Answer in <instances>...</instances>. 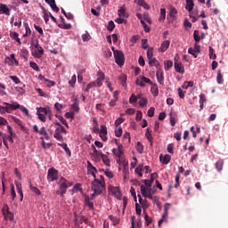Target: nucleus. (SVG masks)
Masks as SVG:
<instances>
[{"label":"nucleus","instance_id":"nucleus-45","mask_svg":"<svg viewBox=\"0 0 228 228\" xmlns=\"http://www.w3.org/2000/svg\"><path fill=\"white\" fill-rule=\"evenodd\" d=\"M216 80H217V83H219L220 85L221 83H224V77H223L221 69H218L217 71Z\"/></svg>","mask_w":228,"mask_h":228},{"label":"nucleus","instance_id":"nucleus-48","mask_svg":"<svg viewBox=\"0 0 228 228\" xmlns=\"http://www.w3.org/2000/svg\"><path fill=\"white\" fill-rule=\"evenodd\" d=\"M224 160L220 159L216 162V168L217 169V171H222L223 169V166H224Z\"/></svg>","mask_w":228,"mask_h":228},{"label":"nucleus","instance_id":"nucleus-24","mask_svg":"<svg viewBox=\"0 0 228 228\" xmlns=\"http://www.w3.org/2000/svg\"><path fill=\"white\" fill-rule=\"evenodd\" d=\"M175 69L176 70V72H182V74H183L184 72V68L182 62H178L176 59H175Z\"/></svg>","mask_w":228,"mask_h":228},{"label":"nucleus","instance_id":"nucleus-60","mask_svg":"<svg viewBox=\"0 0 228 228\" xmlns=\"http://www.w3.org/2000/svg\"><path fill=\"white\" fill-rule=\"evenodd\" d=\"M30 67L34 69V70H37V72H40V68L37 62H29Z\"/></svg>","mask_w":228,"mask_h":228},{"label":"nucleus","instance_id":"nucleus-56","mask_svg":"<svg viewBox=\"0 0 228 228\" xmlns=\"http://www.w3.org/2000/svg\"><path fill=\"white\" fill-rule=\"evenodd\" d=\"M147 115L149 118H153L155 116V108L154 107H151V109H149Z\"/></svg>","mask_w":228,"mask_h":228},{"label":"nucleus","instance_id":"nucleus-53","mask_svg":"<svg viewBox=\"0 0 228 228\" xmlns=\"http://www.w3.org/2000/svg\"><path fill=\"white\" fill-rule=\"evenodd\" d=\"M180 178H181V175L179 173H177V175H175V189H178V187L180 185Z\"/></svg>","mask_w":228,"mask_h":228},{"label":"nucleus","instance_id":"nucleus-51","mask_svg":"<svg viewBox=\"0 0 228 228\" xmlns=\"http://www.w3.org/2000/svg\"><path fill=\"white\" fill-rule=\"evenodd\" d=\"M115 134H116V137H121L122 134H123V128L121 126H118V128H116L115 130Z\"/></svg>","mask_w":228,"mask_h":228},{"label":"nucleus","instance_id":"nucleus-10","mask_svg":"<svg viewBox=\"0 0 228 228\" xmlns=\"http://www.w3.org/2000/svg\"><path fill=\"white\" fill-rule=\"evenodd\" d=\"M114 58H115L116 63H118V65H124L125 55H124L123 51H119L118 49L114 50Z\"/></svg>","mask_w":228,"mask_h":228},{"label":"nucleus","instance_id":"nucleus-63","mask_svg":"<svg viewBox=\"0 0 228 228\" xmlns=\"http://www.w3.org/2000/svg\"><path fill=\"white\" fill-rule=\"evenodd\" d=\"M143 77H142L140 80H136V83L140 87H145V80H143Z\"/></svg>","mask_w":228,"mask_h":228},{"label":"nucleus","instance_id":"nucleus-20","mask_svg":"<svg viewBox=\"0 0 228 228\" xmlns=\"http://www.w3.org/2000/svg\"><path fill=\"white\" fill-rule=\"evenodd\" d=\"M93 149H94V152L92 153V156L94 157L95 162H100L102 159V152L98 151L95 146H93Z\"/></svg>","mask_w":228,"mask_h":228},{"label":"nucleus","instance_id":"nucleus-19","mask_svg":"<svg viewBox=\"0 0 228 228\" xmlns=\"http://www.w3.org/2000/svg\"><path fill=\"white\" fill-rule=\"evenodd\" d=\"M107 134H108V128H107V126L102 125L101 126V130H100V137H101L102 141H103V142L107 141V139H108Z\"/></svg>","mask_w":228,"mask_h":228},{"label":"nucleus","instance_id":"nucleus-37","mask_svg":"<svg viewBox=\"0 0 228 228\" xmlns=\"http://www.w3.org/2000/svg\"><path fill=\"white\" fill-rule=\"evenodd\" d=\"M146 139L149 141L151 146H153V137L150 132V128H147L146 134H145Z\"/></svg>","mask_w":228,"mask_h":228},{"label":"nucleus","instance_id":"nucleus-21","mask_svg":"<svg viewBox=\"0 0 228 228\" xmlns=\"http://www.w3.org/2000/svg\"><path fill=\"white\" fill-rule=\"evenodd\" d=\"M92 200V196H85V205H86L87 207H89L90 210H94V201H91Z\"/></svg>","mask_w":228,"mask_h":228},{"label":"nucleus","instance_id":"nucleus-30","mask_svg":"<svg viewBox=\"0 0 228 228\" xmlns=\"http://www.w3.org/2000/svg\"><path fill=\"white\" fill-rule=\"evenodd\" d=\"M111 194H114L116 198H121V192L119 187H110V189Z\"/></svg>","mask_w":228,"mask_h":228},{"label":"nucleus","instance_id":"nucleus-29","mask_svg":"<svg viewBox=\"0 0 228 228\" xmlns=\"http://www.w3.org/2000/svg\"><path fill=\"white\" fill-rule=\"evenodd\" d=\"M138 198H139V203H140V205H142L143 210H145V208H149L150 205L148 203V200H142L141 194H138Z\"/></svg>","mask_w":228,"mask_h":228},{"label":"nucleus","instance_id":"nucleus-46","mask_svg":"<svg viewBox=\"0 0 228 228\" xmlns=\"http://www.w3.org/2000/svg\"><path fill=\"white\" fill-rule=\"evenodd\" d=\"M5 91H6V86L4 84H3V82H0V94L2 96L6 95Z\"/></svg>","mask_w":228,"mask_h":228},{"label":"nucleus","instance_id":"nucleus-34","mask_svg":"<svg viewBox=\"0 0 228 228\" xmlns=\"http://www.w3.org/2000/svg\"><path fill=\"white\" fill-rule=\"evenodd\" d=\"M71 109H72V110H73L74 112H79L80 108H79V102H78L77 98H75V99H74V103H73Z\"/></svg>","mask_w":228,"mask_h":228},{"label":"nucleus","instance_id":"nucleus-38","mask_svg":"<svg viewBox=\"0 0 228 228\" xmlns=\"http://www.w3.org/2000/svg\"><path fill=\"white\" fill-rule=\"evenodd\" d=\"M93 87H97V82L96 80L94 82H90V84H88L85 89V87H83V90L86 91V93H89L90 89H92Z\"/></svg>","mask_w":228,"mask_h":228},{"label":"nucleus","instance_id":"nucleus-39","mask_svg":"<svg viewBox=\"0 0 228 228\" xmlns=\"http://www.w3.org/2000/svg\"><path fill=\"white\" fill-rule=\"evenodd\" d=\"M102 160L105 166L110 167V160L108 157V155H104V153H102Z\"/></svg>","mask_w":228,"mask_h":228},{"label":"nucleus","instance_id":"nucleus-36","mask_svg":"<svg viewBox=\"0 0 228 228\" xmlns=\"http://www.w3.org/2000/svg\"><path fill=\"white\" fill-rule=\"evenodd\" d=\"M143 169H144L143 164H140V166H138L135 168V173H136V175H138V176H140V178H142L143 176V175H142Z\"/></svg>","mask_w":228,"mask_h":228},{"label":"nucleus","instance_id":"nucleus-8","mask_svg":"<svg viewBox=\"0 0 228 228\" xmlns=\"http://www.w3.org/2000/svg\"><path fill=\"white\" fill-rule=\"evenodd\" d=\"M112 153L117 158V162L120 163L124 156V148L122 144H118V149L113 148Z\"/></svg>","mask_w":228,"mask_h":228},{"label":"nucleus","instance_id":"nucleus-57","mask_svg":"<svg viewBox=\"0 0 228 228\" xmlns=\"http://www.w3.org/2000/svg\"><path fill=\"white\" fill-rule=\"evenodd\" d=\"M125 119L123 118H118V119H116L114 125L116 126V128H118L119 125H122V123H124Z\"/></svg>","mask_w":228,"mask_h":228},{"label":"nucleus","instance_id":"nucleus-27","mask_svg":"<svg viewBox=\"0 0 228 228\" xmlns=\"http://www.w3.org/2000/svg\"><path fill=\"white\" fill-rule=\"evenodd\" d=\"M33 130L37 134H39V135H44L45 137V126H42V128L39 130L37 125H34Z\"/></svg>","mask_w":228,"mask_h":228},{"label":"nucleus","instance_id":"nucleus-64","mask_svg":"<svg viewBox=\"0 0 228 228\" xmlns=\"http://www.w3.org/2000/svg\"><path fill=\"white\" fill-rule=\"evenodd\" d=\"M10 79H12V81L14 83H16V85H18V83H21L20 78H18V77H15V75H10Z\"/></svg>","mask_w":228,"mask_h":228},{"label":"nucleus","instance_id":"nucleus-61","mask_svg":"<svg viewBox=\"0 0 228 228\" xmlns=\"http://www.w3.org/2000/svg\"><path fill=\"white\" fill-rule=\"evenodd\" d=\"M173 65H174L173 61H167L165 64L166 70H169V69H172Z\"/></svg>","mask_w":228,"mask_h":228},{"label":"nucleus","instance_id":"nucleus-47","mask_svg":"<svg viewBox=\"0 0 228 228\" xmlns=\"http://www.w3.org/2000/svg\"><path fill=\"white\" fill-rule=\"evenodd\" d=\"M29 188H30V191H32V192H35V194H37L38 196L42 194L40 189H38L37 187H34L31 183L29 184Z\"/></svg>","mask_w":228,"mask_h":228},{"label":"nucleus","instance_id":"nucleus-35","mask_svg":"<svg viewBox=\"0 0 228 228\" xmlns=\"http://www.w3.org/2000/svg\"><path fill=\"white\" fill-rule=\"evenodd\" d=\"M10 36L12 38H14V40H16V42H18L20 45L22 44L19 33L17 31H12V33H10Z\"/></svg>","mask_w":228,"mask_h":228},{"label":"nucleus","instance_id":"nucleus-50","mask_svg":"<svg viewBox=\"0 0 228 228\" xmlns=\"http://www.w3.org/2000/svg\"><path fill=\"white\" fill-rule=\"evenodd\" d=\"M139 105H140V107H146V105H148L147 98H143L142 95L141 100L139 102Z\"/></svg>","mask_w":228,"mask_h":228},{"label":"nucleus","instance_id":"nucleus-59","mask_svg":"<svg viewBox=\"0 0 228 228\" xmlns=\"http://www.w3.org/2000/svg\"><path fill=\"white\" fill-rule=\"evenodd\" d=\"M136 150H137V151H138L139 153H143L144 147H143V145L142 144V142H137Z\"/></svg>","mask_w":228,"mask_h":228},{"label":"nucleus","instance_id":"nucleus-5","mask_svg":"<svg viewBox=\"0 0 228 228\" xmlns=\"http://www.w3.org/2000/svg\"><path fill=\"white\" fill-rule=\"evenodd\" d=\"M20 107V103L17 102H12L11 103L4 102L3 105H0V113L1 114H11L12 110H17Z\"/></svg>","mask_w":228,"mask_h":228},{"label":"nucleus","instance_id":"nucleus-3","mask_svg":"<svg viewBox=\"0 0 228 228\" xmlns=\"http://www.w3.org/2000/svg\"><path fill=\"white\" fill-rule=\"evenodd\" d=\"M58 185H59V190L57 191L56 194H60V196H64L69 187H71L72 183L69 182V180L61 176L58 182Z\"/></svg>","mask_w":228,"mask_h":228},{"label":"nucleus","instance_id":"nucleus-7","mask_svg":"<svg viewBox=\"0 0 228 228\" xmlns=\"http://www.w3.org/2000/svg\"><path fill=\"white\" fill-rule=\"evenodd\" d=\"M147 58L149 60V65H151V67H157V69H159V67H160V62H159V61H157V59H155L154 57V49L153 47H149L147 49Z\"/></svg>","mask_w":228,"mask_h":228},{"label":"nucleus","instance_id":"nucleus-62","mask_svg":"<svg viewBox=\"0 0 228 228\" xmlns=\"http://www.w3.org/2000/svg\"><path fill=\"white\" fill-rule=\"evenodd\" d=\"M45 83L47 87H53L55 86L54 80H49V78H45Z\"/></svg>","mask_w":228,"mask_h":228},{"label":"nucleus","instance_id":"nucleus-18","mask_svg":"<svg viewBox=\"0 0 228 228\" xmlns=\"http://www.w3.org/2000/svg\"><path fill=\"white\" fill-rule=\"evenodd\" d=\"M136 17L140 20L141 24L143 26L144 31L149 33L151 31V28H150V26H148V24H146V22L142 17V13H136Z\"/></svg>","mask_w":228,"mask_h":228},{"label":"nucleus","instance_id":"nucleus-17","mask_svg":"<svg viewBox=\"0 0 228 228\" xmlns=\"http://www.w3.org/2000/svg\"><path fill=\"white\" fill-rule=\"evenodd\" d=\"M105 75L104 73H102V71H99L97 74V79L95 80L96 87H102L103 85Z\"/></svg>","mask_w":228,"mask_h":228},{"label":"nucleus","instance_id":"nucleus-1","mask_svg":"<svg viewBox=\"0 0 228 228\" xmlns=\"http://www.w3.org/2000/svg\"><path fill=\"white\" fill-rule=\"evenodd\" d=\"M92 191H94L93 194H91L92 200L106 192V182L102 175H100V178L96 176V179L92 182Z\"/></svg>","mask_w":228,"mask_h":228},{"label":"nucleus","instance_id":"nucleus-41","mask_svg":"<svg viewBox=\"0 0 228 228\" xmlns=\"http://www.w3.org/2000/svg\"><path fill=\"white\" fill-rule=\"evenodd\" d=\"M137 4L140 6H142L143 8H145V10H150L151 8L150 4L145 0H138Z\"/></svg>","mask_w":228,"mask_h":228},{"label":"nucleus","instance_id":"nucleus-16","mask_svg":"<svg viewBox=\"0 0 228 228\" xmlns=\"http://www.w3.org/2000/svg\"><path fill=\"white\" fill-rule=\"evenodd\" d=\"M87 171L89 175H92L94 176V180H96V173H98V171L90 161L87 162Z\"/></svg>","mask_w":228,"mask_h":228},{"label":"nucleus","instance_id":"nucleus-49","mask_svg":"<svg viewBox=\"0 0 228 228\" xmlns=\"http://www.w3.org/2000/svg\"><path fill=\"white\" fill-rule=\"evenodd\" d=\"M209 58H213V60H216V53H215V49L211 45L209 46Z\"/></svg>","mask_w":228,"mask_h":228},{"label":"nucleus","instance_id":"nucleus-32","mask_svg":"<svg viewBox=\"0 0 228 228\" xmlns=\"http://www.w3.org/2000/svg\"><path fill=\"white\" fill-rule=\"evenodd\" d=\"M118 15H121L123 19H125V17H129V13H127L125 6H121V8L118 10Z\"/></svg>","mask_w":228,"mask_h":228},{"label":"nucleus","instance_id":"nucleus-9","mask_svg":"<svg viewBox=\"0 0 228 228\" xmlns=\"http://www.w3.org/2000/svg\"><path fill=\"white\" fill-rule=\"evenodd\" d=\"M59 171L55 167H50L47 173V181L49 183L58 180Z\"/></svg>","mask_w":228,"mask_h":228},{"label":"nucleus","instance_id":"nucleus-54","mask_svg":"<svg viewBox=\"0 0 228 228\" xmlns=\"http://www.w3.org/2000/svg\"><path fill=\"white\" fill-rule=\"evenodd\" d=\"M76 81H77V75H73L71 77V79L69 81V86L71 87H75Z\"/></svg>","mask_w":228,"mask_h":228},{"label":"nucleus","instance_id":"nucleus-58","mask_svg":"<svg viewBox=\"0 0 228 228\" xmlns=\"http://www.w3.org/2000/svg\"><path fill=\"white\" fill-rule=\"evenodd\" d=\"M115 22L114 20H109V24L107 26V29H109L110 31H112L115 28Z\"/></svg>","mask_w":228,"mask_h":228},{"label":"nucleus","instance_id":"nucleus-23","mask_svg":"<svg viewBox=\"0 0 228 228\" xmlns=\"http://www.w3.org/2000/svg\"><path fill=\"white\" fill-rule=\"evenodd\" d=\"M194 6H195V3L193 0L186 1L185 8H186V10H188L190 17H191V11L193 10Z\"/></svg>","mask_w":228,"mask_h":228},{"label":"nucleus","instance_id":"nucleus-52","mask_svg":"<svg viewBox=\"0 0 228 228\" xmlns=\"http://www.w3.org/2000/svg\"><path fill=\"white\" fill-rule=\"evenodd\" d=\"M119 79L121 81V84H122L123 87H126V79H127L126 75H121Z\"/></svg>","mask_w":228,"mask_h":228},{"label":"nucleus","instance_id":"nucleus-28","mask_svg":"<svg viewBox=\"0 0 228 228\" xmlns=\"http://www.w3.org/2000/svg\"><path fill=\"white\" fill-rule=\"evenodd\" d=\"M171 155H160L159 157V160L162 164H169V162L171 161Z\"/></svg>","mask_w":228,"mask_h":228},{"label":"nucleus","instance_id":"nucleus-40","mask_svg":"<svg viewBox=\"0 0 228 228\" xmlns=\"http://www.w3.org/2000/svg\"><path fill=\"white\" fill-rule=\"evenodd\" d=\"M43 13H44L45 21L46 23L49 22V17H51V12H49V10H46L45 8H43Z\"/></svg>","mask_w":228,"mask_h":228},{"label":"nucleus","instance_id":"nucleus-43","mask_svg":"<svg viewBox=\"0 0 228 228\" xmlns=\"http://www.w3.org/2000/svg\"><path fill=\"white\" fill-rule=\"evenodd\" d=\"M142 19H143L144 21L146 20V22H148L149 24L152 23V20L150 17L149 12H144V13L142 15Z\"/></svg>","mask_w":228,"mask_h":228},{"label":"nucleus","instance_id":"nucleus-13","mask_svg":"<svg viewBox=\"0 0 228 228\" xmlns=\"http://www.w3.org/2000/svg\"><path fill=\"white\" fill-rule=\"evenodd\" d=\"M156 76H157V79H158L159 83H160V86H163L165 83V77H164V73L161 69L160 64H159V68H158V69L156 71Z\"/></svg>","mask_w":228,"mask_h":228},{"label":"nucleus","instance_id":"nucleus-33","mask_svg":"<svg viewBox=\"0 0 228 228\" xmlns=\"http://www.w3.org/2000/svg\"><path fill=\"white\" fill-rule=\"evenodd\" d=\"M166 17H167L166 8H160V16L159 17V22H164Z\"/></svg>","mask_w":228,"mask_h":228},{"label":"nucleus","instance_id":"nucleus-31","mask_svg":"<svg viewBox=\"0 0 228 228\" xmlns=\"http://www.w3.org/2000/svg\"><path fill=\"white\" fill-rule=\"evenodd\" d=\"M45 3H48V4H50L51 8L54 11V12H59L60 8L59 6H57V4H55V0H45Z\"/></svg>","mask_w":228,"mask_h":228},{"label":"nucleus","instance_id":"nucleus-15","mask_svg":"<svg viewBox=\"0 0 228 228\" xmlns=\"http://www.w3.org/2000/svg\"><path fill=\"white\" fill-rule=\"evenodd\" d=\"M4 61L5 63H8V65H13V63H15V65H19V61L15 58L14 53H12L9 57H5Z\"/></svg>","mask_w":228,"mask_h":228},{"label":"nucleus","instance_id":"nucleus-22","mask_svg":"<svg viewBox=\"0 0 228 228\" xmlns=\"http://www.w3.org/2000/svg\"><path fill=\"white\" fill-rule=\"evenodd\" d=\"M170 40H164L161 45L160 47H159V51H161L162 53H165V51H167L170 45Z\"/></svg>","mask_w":228,"mask_h":228},{"label":"nucleus","instance_id":"nucleus-4","mask_svg":"<svg viewBox=\"0 0 228 228\" xmlns=\"http://www.w3.org/2000/svg\"><path fill=\"white\" fill-rule=\"evenodd\" d=\"M30 47H31V53L33 56H35V58H42L44 54V47L40 45L38 40H36V42L32 40L30 44Z\"/></svg>","mask_w":228,"mask_h":228},{"label":"nucleus","instance_id":"nucleus-55","mask_svg":"<svg viewBox=\"0 0 228 228\" xmlns=\"http://www.w3.org/2000/svg\"><path fill=\"white\" fill-rule=\"evenodd\" d=\"M25 29H26V33L23 36L29 37V35H31V28H29L28 23L25 24Z\"/></svg>","mask_w":228,"mask_h":228},{"label":"nucleus","instance_id":"nucleus-12","mask_svg":"<svg viewBox=\"0 0 228 228\" xmlns=\"http://www.w3.org/2000/svg\"><path fill=\"white\" fill-rule=\"evenodd\" d=\"M3 214L4 216V219H6V220L10 219V221H13L14 214L10 212L9 205H4V207L3 208Z\"/></svg>","mask_w":228,"mask_h":228},{"label":"nucleus","instance_id":"nucleus-11","mask_svg":"<svg viewBox=\"0 0 228 228\" xmlns=\"http://www.w3.org/2000/svg\"><path fill=\"white\" fill-rule=\"evenodd\" d=\"M61 134H67V130H65L64 126L59 125V126L56 128L54 132V138L60 142L63 141Z\"/></svg>","mask_w":228,"mask_h":228},{"label":"nucleus","instance_id":"nucleus-14","mask_svg":"<svg viewBox=\"0 0 228 228\" xmlns=\"http://www.w3.org/2000/svg\"><path fill=\"white\" fill-rule=\"evenodd\" d=\"M169 207H170V203H166V205H165V212H164L161 219H159V221L158 223V225L159 227L162 225V223H164V221H166V219L168 217Z\"/></svg>","mask_w":228,"mask_h":228},{"label":"nucleus","instance_id":"nucleus-25","mask_svg":"<svg viewBox=\"0 0 228 228\" xmlns=\"http://www.w3.org/2000/svg\"><path fill=\"white\" fill-rule=\"evenodd\" d=\"M0 12H2V13H5V15H11L10 8L4 3L0 4Z\"/></svg>","mask_w":228,"mask_h":228},{"label":"nucleus","instance_id":"nucleus-26","mask_svg":"<svg viewBox=\"0 0 228 228\" xmlns=\"http://www.w3.org/2000/svg\"><path fill=\"white\" fill-rule=\"evenodd\" d=\"M15 185L19 194L20 195V201H22L24 198L22 183H20V182H15Z\"/></svg>","mask_w":228,"mask_h":228},{"label":"nucleus","instance_id":"nucleus-6","mask_svg":"<svg viewBox=\"0 0 228 228\" xmlns=\"http://www.w3.org/2000/svg\"><path fill=\"white\" fill-rule=\"evenodd\" d=\"M37 116L40 121L45 123V116H48L49 119H52V112L50 107H40L37 109Z\"/></svg>","mask_w":228,"mask_h":228},{"label":"nucleus","instance_id":"nucleus-2","mask_svg":"<svg viewBox=\"0 0 228 228\" xmlns=\"http://www.w3.org/2000/svg\"><path fill=\"white\" fill-rule=\"evenodd\" d=\"M154 182V179L151 178V180H144V185H141V192L144 198H149L150 200H152L153 201H157L158 197L152 196L151 193V185Z\"/></svg>","mask_w":228,"mask_h":228},{"label":"nucleus","instance_id":"nucleus-44","mask_svg":"<svg viewBox=\"0 0 228 228\" xmlns=\"http://www.w3.org/2000/svg\"><path fill=\"white\" fill-rule=\"evenodd\" d=\"M193 37L195 42H200V32L199 29H195L193 32Z\"/></svg>","mask_w":228,"mask_h":228},{"label":"nucleus","instance_id":"nucleus-42","mask_svg":"<svg viewBox=\"0 0 228 228\" xmlns=\"http://www.w3.org/2000/svg\"><path fill=\"white\" fill-rule=\"evenodd\" d=\"M59 146H61V148H63V150L65 151L66 154L69 157H71V151L69 150V148H68V144L66 142H64L63 144H59Z\"/></svg>","mask_w":228,"mask_h":228}]
</instances>
